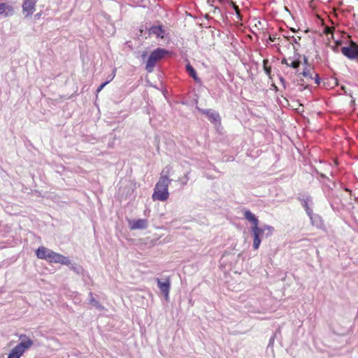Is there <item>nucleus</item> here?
Instances as JSON below:
<instances>
[{
  "mask_svg": "<svg viewBox=\"0 0 358 358\" xmlns=\"http://www.w3.org/2000/svg\"><path fill=\"white\" fill-rule=\"evenodd\" d=\"M268 62V59H264L263 61V66H264V71L265 73L269 76L271 74V66H267V63Z\"/></svg>",
  "mask_w": 358,
  "mask_h": 358,
  "instance_id": "4be33fe9",
  "label": "nucleus"
},
{
  "mask_svg": "<svg viewBox=\"0 0 358 358\" xmlns=\"http://www.w3.org/2000/svg\"><path fill=\"white\" fill-rule=\"evenodd\" d=\"M313 79L315 80V83L316 84L320 85V78L318 74L316 73L315 76V78H313Z\"/></svg>",
  "mask_w": 358,
  "mask_h": 358,
  "instance_id": "cd10ccee",
  "label": "nucleus"
},
{
  "mask_svg": "<svg viewBox=\"0 0 358 358\" xmlns=\"http://www.w3.org/2000/svg\"><path fill=\"white\" fill-rule=\"evenodd\" d=\"M304 77L306 78H309L310 79L313 80V69L311 67V66H309L308 67H306L302 73H301Z\"/></svg>",
  "mask_w": 358,
  "mask_h": 358,
  "instance_id": "412c9836",
  "label": "nucleus"
},
{
  "mask_svg": "<svg viewBox=\"0 0 358 358\" xmlns=\"http://www.w3.org/2000/svg\"><path fill=\"white\" fill-rule=\"evenodd\" d=\"M301 64V62L299 59L293 61L291 64H289V66L293 69H298Z\"/></svg>",
  "mask_w": 358,
  "mask_h": 358,
  "instance_id": "393cba45",
  "label": "nucleus"
},
{
  "mask_svg": "<svg viewBox=\"0 0 358 358\" xmlns=\"http://www.w3.org/2000/svg\"><path fill=\"white\" fill-rule=\"evenodd\" d=\"M19 340L20 342H25L27 340H31L26 334H20L19 336Z\"/></svg>",
  "mask_w": 358,
  "mask_h": 358,
  "instance_id": "a878e982",
  "label": "nucleus"
},
{
  "mask_svg": "<svg viewBox=\"0 0 358 358\" xmlns=\"http://www.w3.org/2000/svg\"><path fill=\"white\" fill-rule=\"evenodd\" d=\"M188 174L189 173H187L185 174V176L182 178H180L178 180L180 182L181 185H186L188 180H189V177H188Z\"/></svg>",
  "mask_w": 358,
  "mask_h": 358,
  "instance_id": "b1692460",
  "label": "nucleus"
},
{
  "mask_svg": "<svg viewBox=\"0 0 358 358\" xmlns=\"http://www.w3.org/2000/svg\"><path fill=\"white\" fill-rule=\"evenodd\" d=\"M146 56H147V53H146V52H143V53L142 54V58H143V59H145Z\"/></svg>",
  "mask_w": 358,
  "mask_h": 358,
  "instance_id": "f704fd0d",
  "label": "nucleus"
},
{
  "mask_svg": "<svg viewBox=\"0 0 358 358\" xmlns=\"http://www.w3.org/2000/svg\"><path fill=\"white\" fill-rule=\"evenodd\" d=\"M131 229H145L148 226V220L145 219H138L130 222Z\"/></svg>",
  "mask_w": 358,
  "mask_h": 358,
  "instance_id": "f8f14e48",
  "label": "nucleus"
},
{
  "mask_svg": "<svg viewBox=\"0 0 358 358\" xmlns=\"http://www.w3.org/2000/svg\"><path fill=\"white\" fill-rule=\"evenodd\" d=\"M33 344L34 341L32 340H27L25 342H20L16 345V348H17L20 352L24 354L26 350H29L33 345Z\"/></svg>",
  "mask_w": 358,
  "mask_h": 358,
  "instance_id": "2eb2a0df",
  "label": "nucleus"
},
{
  "mask_svg": "<svg viewBox=\"0 0 358 358\" xmlns=\"http://www.w3.org/2000/svg\"><path fill=\"white\" fill-rule=\"evenodd\" d=\"M185 68L189 76H191L194 80V81L196 83L201 82L200 78L197 76L195 69L190 64H187Z\"/></svg>",
  "mask_w": 358,
  "mask_h": 358,
  "instance_id": "dca6fc26",
  "label": "nucleus"
},
{
  "mask_svg": "<svg viewBox=\"0 0 358 358\" xmlns=\"http://www.w3.org/2000/svg\"><path fill=\"white\" fill-rule=\"evenodd\" d=\"M171 169V166H166L162 171V173H161V177H166V178H169V173H170V171Z\"/></svg>",
  "mask_w": 358,
  "mask_h": 358,
  "instance_id": "5701e85b",
  "label": "nucleus"
},
{
  "mask_svg": "<svg viewBox=\"0 0 358 358\" xmlns=\"http://www.w3.org/2000/svg\"><path fill=\"white\" fill-rule=\"evenodd\" d=\"M110 83V80H107L106 81L105 83H102L97 89H96V93H99L100 92L103 88L108 84Z\"/></svg>",
  "mask_w": 358,
  "mask_h": 358,
  "instance_id": "bb28decb",
  "label": "nucleus"
},
{
  "mask_svg": "<svg viewBox=\"0 0 358 358\" xmlns=\"http://www.w3.org/2000/svg\"><path fill=\"white\" fill-rule=\"evenodd\" d=\"M157 283L161 293L163 294L164 299L168 301L169 299V291L171 288V281L169 278H167L162 281L160 278H157Z\"/></svg>",
  "mask_w": 358,
  "mask_h": 358,
  "instance_id": "0eeeda50",
  "label": "nucleus"
},
{
  "mask_svg": "<svg viewBox=\"0 0 358 358\" xmlns=\"http://www.w3.org/2000/svg\"><path fill=\"white\" fill-rule=\"evenodd\" d=\"M280 83L282 84L283 87L285 88L286 87V85H285V80L283 77H280Z\"/></svg>",
  "mask_w": 358,
  "mask_h": 358,
  "instance_id": "c756f323",
  "label": "nucleus"
},
{
  "mask_svg": "<svg viewBox=\"0 0 358 358\" xmlns=\"http://www.w3.org/2000/svg\"><path fill=\"white\" fill-rule=\"evenodd\" d=\"M115 71H116V69H113V73H111V76H112L111 79L110 80V81L112 80L113 79V78L115 77Z\"/></svg>",
  "mask_w": 358,
  "mask_h": 358,
  "instance_id": "72a5a7b5",
  "label": "nucleus"
},
{
  "mask_svg": "<svg viewBox=\"0 0 358 358\" xmlns=\"http://www.w3.org/2000/svg\"><path fill=\"white\" fill-rule=\"evenodd\" d=\"M220 2H224L225 0H219Z\"/></svg>",
  "mask_w": 358,
  "mask_h": 358,
  "instance_id": "c9c22d12",
  "label": "nucleus"
},
{
  "mask_svg": "<svg viewBox=\"0 0 358 358\" xmlns=\"http://www.w3.org/2000/svg\"><path fill=\"white\" fill-rule=\"evenodd\" d=\"M52 250L44 247V246H40L36 250V257L40 259H45L46 261L48 260L50 256V253Z\"/></svg>",
  "mask_w": 358,
  "mask_h": 358,
  "instance_id": "9b49d317",
  "label": "nucleus"
},
{
  "mask_svg": "<svg viewBox=\"0 0 358 358\" xmlns=\"http://www.w3.org/2000/svg\"><path fill=\"white\" fill-rule=\"evenodd\" d=\"M274 338H275V336H273L272 337H271L270 338V341H269V345L273 344V341H274Z\"/></svg>",
  "mask_w": 358,
  "mask_h": 358,
  "instance_id": "2f4dec72",
  "label": "nucleus"
},
{
  "mask_svg": "<svg viewBox=\"0 0 358 358\" xmlns=\"http://www.w3.org/2000/svg\"><path fill=\"white\" fill-rule=\"evenodd\" d=\"M50 263H59L63 265L69 266L71 264V261L69 257L62 255L52 251L50 258L48 260Z\"/></svg>",
  "mask_w": 358,
  "mask_h": 358,
  "instance_id": "6e6552de",
  "label": "nucleus"
},
{
  "mask_svg": "<svg viewBox=\"0 0 358 358\" xmlns=\"http://www.w3.org/2000/svg\"><path fill=\"white\" fill-rule=\"evenodd\" d=\"M167 53L168 51L166 50L160 48L153 50L147 60L145 66L146 71L148 73L152 72L157 62L161 60Z\"/></svg>",
  "mask_w": 358,
  "mask_h": 358,
  "instance_id": "f03ea898",
  "label": "nucleus"
},
{
  "mask_svg": "<svg viewBox=\"0 0 358 358\" xmlns=\"http://www.w3.org/2000/svg\"><path fill=\"white\" fill-rule=\"evenodd\" d=\"M303 62L306 64V67H308L309 66H310V64L308 63V59L306 56H303Z\"/></svg>",
  "mask_w": 358,
  "mask_h": 358,
  "instance_id": "c85d7f7f",
  "label": "nucleus"
},
{
  "mask_svg": "<svg viewBox=\"0 0 358 358\" xmlns=\"http://www.w3.org/2000/svg\"><path fill=\"white\" fill-rule=\"evenodd\" d=\"M341 51L350 59H358V44L354 41H350L348 45L342 47Z\"/></svg>",
  "mask_w": 358,
  "mask_h": 358,
  "instance_id": "20e7f679",
  "label": "nucleus"
},
{
  "mask_svg": "<svg viewBox=\"0 0 358 358\" xmlns=\"http://www.w3.org/2000/svg\"><path fill=\"white\" fill-rule=\"evenodd\" d=\"M311 220L312 224L317 227V228H322L324 227V222L321 217L317 214H314L313 212L311 215H308Z\"/></svg>",
  "mask_w": 358,
  "mask_h": 358,
  "instance_id": "4468645a",
  "label": "nucleus"
},
{
  "mask_svg": "<svg viewBox=\"0 0 358 358\" xmlns=\"http://www.w3.org/2000/svg\"><path fill=\"white\" fill-rule=\"evenodd\" d=\"M297 199L301 202L308 215H311L313 210L310 207L313 204L312 197L308 194H299Z\"/></svg>",
  "mask_w": 358,
  "mask_h": 358,
  "instance_id": "423d86ee",
  "label": "nucleus"
},
{
  "mask_svg": "<svg viewBox=\"0 0 358 358\" xmlns=\"http://www.w3.org/2000/svg\"><path fill=\"white\" fill-rule=\"evenodd\" d=\"M171 179L165 177H160L157 182L155 191L152 194L153 200L164 201L169 198L168 187Z\"/></svg>",
  "mask_w": 358,
  "mask_h": 358,
  "instance_id": "f257e3e1",
  "label": "nucleus"
},
{
  "mask_svg": "<svg viewBox=\"0 0 358 358\" xmlns=\"http://www.w3.org/2000/svg\"><path fill=\"white\" fill-rule=\"evenodd\" d=\"M259 229H260V231L258 234L259 243H257V245H255V235L252 234V236H253L252 246L255 250H257L259 248V245L261 244L262 238L270 237L273 234V231H274V228L273 227L267 225V224H264L262 227H259Z\"/></svg>",
  "mask_w": 358,
  "mask_h": 358,
  "instance_id": "39448f33",
  "label": "nucleus"
},
{
  "mask_svg": "<svg viewBox=\"0 0 358 358\" xmlns=\"http://www.w3.org/2000/svg\"><path fill=\"white\" fill-rule=\"evenodd\" d=\"M69 266H70L71 270H72L76 274H78V275L83 274L84 269L80 265L76 264H72L71 263V264Z\"/></svg>",
  "mask_w": 358,
  "mask_h": 358,
  "instance_id": "aec40b11",
  "label": "nucleus"
},
{
  "mask_svg": "<svg viewBox=\"0 0 358 358\" xmlns=\"http://www.w3.org/2000/svg\"><path fill=\"white\" fill-rule=\"evenodd\" d=\"M89 303L90 305L94 306L96 309L99 310H103V306L94 298L92 292H90L89 293Z\"/></svg>",
  "mask_w": 358,
  "mask_h": 358,
  "instance_id": "f3484780",
  "label": "nucleus"
},
{
  "mask_svg": "<svg viewBox=\"0 0 358 358\" xmlns=\"http://www.w3.org/2000/svg\"><path fill=\"white\" fill-rule=\"evenodd\" d=\"M202 114L206 115L213 123L220 122V116L217 112L212 109H199Z\"/></svg>",
  "mask_w": 358,
  "mask_h": 358,
  "instance_id": "9d476101",
  "label": "nucleus"
},
{
  "mask_svg": "<svg viewBox=\"0 0 358 358\" xmlns=\"http://www.w3.org/2000/svg\"><path fill=\"white\" fill-rule=\"evenodd\" d=\"M22 355L23 353L15 346L10 350L8 358H20Z\"/></svg>",
  "mask_w": 358,
  "mask_h": 358,
  "instance_id": "a211bd4d",
  "label": "nucleus"
},
{
  "mask_svg": "<svg viewBox=\"0 0 358 358\" xmlns=\"http://www.w3.org/2000/svg\"><path fill=\"white\" fill-rule=\"evenodd\" d=\"M7 10L10 12L12 10V8L6 3H0V15L7 16L8 15Z\"/></svg>",
  "mask_w": 358,
  "mask_h": 358,
  "instance_id": "6ab92c4d",
  "label": "nucleus"
},
{
  "mask_svg": "<svg viewBox=\"0 0 358 358\" xmlns=\"http://www.w3.org/2000/svg\"><path fill=\"white\" fill-rule=\"evenodd\" d=\"M36 10L35 0H24L22 3V12L25 17L31 16Z\"/></svg>",
  "mask_w": 358,
  "mask_h": 358,
  "instance_id": "1a4fd4ad",
  "label": "nucleus"
},
{
  "mask_svg": "<svg viewBox=\"0 0 358 358\" xmlns=\"http://www.w3.org/2000/svg\"><path fill=\"white\" fill-rule=\"evenodd\" d=\"M282 64H285L287 66H289V64L287 63V59L285 58L282 59Z\"/></svg>",
  "mask_w": 358,
  "mask_h": 358,
  "instance_id": "7c9ffc66",
  "label": "nucleus"
},
{
  "mask_svg": "<svg viewBox=\"0 0 358 358\" xmlns=\"http://www.w3.org/2000/svg\"><path fill=\"white\" fill-rule=\"evenodd\" d=\"M148 34L155 35L158 38H164V30L162 28V25L159 26H152L148 29Z\"/></svg>",
  "mask_w": 358,
  "mask_h": 358,
  "instance_id": "ddd939ff",
  "label": "nucleus"
},
{
  "mask_svg": "<svg viewBox=\"0 0 358 358\" xmlns=\"http://www.w3.org/2000/svg\"><path fill=\"white\" fill-rule=\"evenodd\" d=\"M321 176H322V178H325V176H324V175H323V174H322V175H321Z\"/></svg>",
  "mask_w": 358,
  "mask_h": 358,
  "instance_id": "e433bc0d",
  "label": "nucleus"
},
{
  "mask_svg": "<svg viewBox=\"0 0 358 358\" xmlns=\"http://www.w3.org/2000/svg\"><path fill=\"white\" fill-rule=\"evenodd\" d=\"M244 217L248 220L249 222L252 223V226L251 227V231L255 235V242L257 245L259 243L258 234L260 231L259 227V220L257 217L249 210H245L244 211Z\"/></svg>",
  "mask_w": 358,
  "mask_h": 358,
  "instance_id": "7ed1b4c3",
  "label": "nucleus"
},
{
  "mask_svg": "<svg viewBox=\"0 0 358 358\" xmlns=\"http://www.w3.org/2000/svg\"><path fill=\"white\" fill-rule=\"evenodd\" d=\"M240 10L238 9L236 10V14H237V16L239 18L240 20H241V15H240Z\"/></svg>",
  "mask_w": 358,
  "mask_h": 358,
  "instance_id": "473e14b6",
  "label": "nucleus"
}]
</instances>
